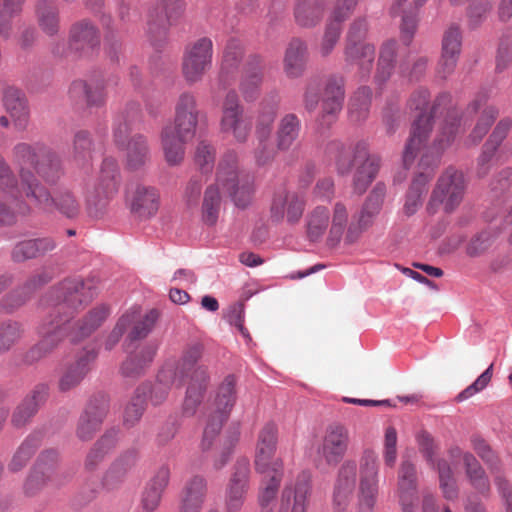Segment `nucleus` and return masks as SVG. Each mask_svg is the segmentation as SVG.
I'll return each instance as SVG.
<instances>
[{
	"label": "nucleus",
	"instance_id": "f257e3e1",
	"mask_svg": "<svg viewBox=\"0 0 512 512\" xmlns=\"http://www.w3.org/2000/svg\"><path fill=\"white\" fill-rule=\"evenodd\" d=\"M98 293V281L67 278L53 287L46 299V315L38 327L40 340L27 353V360L35 362L54 351L67 336L76 312Z\"/></svg>",
	"mask_w": 512,
	"mask_h": 512
},
{
	"label": "nucleus",
	"instance_id": "f03ea898",
	"mask_svg": "<svg viewBox=\"0 0 512 512\" xmlns=\"http://www.w3.org/2000/svg\"><path fill=\"white\" fill-rule=\"evenodd\" d=\"M204 352L203 344L199 342L188 345L182 354L180 360H169L177 367V376L184 382L185 376L191 371L190 380L187 386L186 395L183 401V414L193 416L200 404L210 384V375L204 365H195L202 358Z\"/></svg>",
	"mask_w": 512,
	"mask_h": 512
},
{
	"label": "nucleus",
	"instance_id": "7ed1b4c3",
	"mask_svg": "<svg viewBox=\"0 0 512 512\" xmlns=\"http://www.w3.org/2000/svg\"><path fill=\"white\" fill-rule=\"evenodd\" d=\"M429 98L428 90L421 88L416 90L409 100V107L418 111L419 114L413 122L411 134L403 152V164L406 168L413 164L418 151L427 140L431 131V119L439 107L450 100L448 94H443L430 106Z\"/></svg>",
	"mask_w": 512,
	"mask_h": 512
},
{
	"label": "nucleus",
	"instance_id": "20e7f679",
	"mask_svg": "<svg viewBox=\"0 0 512 512\" xmlns=\"http://www.w3.org/2000/svg\"><path fill=\"white\" fill-rule=\"evenodd\" d=\"M20 179V192H23L40 209L45 211L57 209L68 218L76 217L79 214L80 203L69 189H60L54 196H51L48 190L39 183L36 176L24 168L20 170Z\"/></svg>",
	"mask_w": 512,
	"mask_h": 512
},
{
	"label": "nucleus",
	"instance_id": "39448f33",
	"mask_svg": "<svg viewBox=\"0 0 512 512\" xmlns=\"http://www.w3.org/2000/svg\"><path fill=\"white\" fill-rule=\"evenodd\" d=\"M13 161L21 168L28 170L26 164L31 165L37 175L48 184L57 183L64 175L60 156L41 144L18 143L12 151ZM34 175V173L30 170Z\"/></svg>",
	"mask_w": 512,
	"mask_h": 512
},
{
	"label": "nucleus",
	"instance_id": "423d86ee",
	"mask_svg": "<svg viewBox=\"0 0 512 512\" xmlns=\"http://www.w3.org/2000/svg\"><path fill=\"white\" fill-rule=\"evenodd\" d=\"M216 181L226 189L235 205L247 207L253 198V176L239 169L238 155L234 151L226 152L218 165Z\"/></svg>",
	"mask_w": 512,
	"mask_h": 512
},
{
	"label": "nucleus",
	"instance_id": "0eeeda50",
	"mask_svg": "<svg viewBox=\"0 0 512 512\" xmlns=\"http://www.w3.org/2000/svg\"><path fill=\"white\" fill-rule=\"evenodd\" d=\"M467 182L464 174L453 167L447 168L438 178L432 191L427 209L435 213L442 208L446 213L453 212L462 202Z\"/></svg>",
	"mask_w": 512,
	"mask_h": 512
},
{
	"label": "nucleus",
	"instance_id": "6e6552de",
	"mask_svg": "<svg viewBox=\"0 0 512 512\" xmlns=\"http://www.w3.org/2000/svg\"><path fill=\"white\" fill-rule=\"evenodd\" d=\"M236 379L233 375L225 377L218 388L214 401V408L208 417L203 431L201 448L208 450L219 435L223 424L229 418L230 412L236 401Z\"/></svg>",
	"mask_w": 512,
	"mask_h": 512
},
{
	"label": "nucleus",
	"instance_id": "1a4fd4ad",
	"mask_svg": "<svg viewBox=\"0 0 512 512\" xmlns=\"http://www.w3.org/2000/svg\"><path fill=\"white\" fill-rule=\"evenodd\" d=\"M220 130L231 135L237 142H245L251 131V121L245 115L238 94L234 90L226 93L221 107Z\"/></svg>",
	"mask_w": 512,
	"mask_h": 512
},
{
	"label": "nucleus",
	"instance_id": "9d476101",
	"mask_svg": "<svg viewBox=\"0 0 512 512\" xmlns=\"http://www.w3.org/2000/svg\"><path fill=\"white\" fill-rule=\"evenodd\" d=\"M378 456L372 450H366L360 460L359 468V508L363 512H371L376 505L378 485Z\"/></svg>",
	"mask_w": 512,
	"mask_h": 512
},
{
	"label": "nucleus",
	"instance_id": "9b49d317",
	"mask_svg": "<svg viewBox=\"0 0 512 512\" xmlns=\"http://www.w3.org/2000/svg\"><path fill=\"white\" fill-rule=\"evenodd\" d=\"M312 493L311 474L301 471L288 481L280 495L277 512H307Z\"/></svg>",
	"mask_w": 512,
	"mask_h": 512
},
{
	"label": "nucleus",
	"instance_id": "f8f14e48",
	"mask_svg": "<svg viewBox=\"0 0 512 512\" xmlns=\"http://www.w3.org/2000/svg\"><path fill=\"white\" fill-rule=\"evenodd\" d=\"M278 430L275 424L267 423L259 431L254 465L256 472L283 470V461L275 458Z\"/></svg>",
	"mask_w": 512,
	"mask_h": 512
},
{
	"label": "nucleus",
	"instance_id": "ddd939ff",
	"mask_svg": "<svg viewBox=\"0 0 512 512\" xmlns=\"http://www.w3.org/2000/svg\"><path fill=\"white\" fill-rule=\"evenodd\" d=\"M212 42L208 38L196 41L187 48L182 63L183 76L187 82L194 84L200 81L211 67Z\"/></svg>",
	"mask_w": 512,
	"mask_h": 512
},
{
	"label": "nucleus",
	"instance_id": "4468645a",
	"mask_svg": "<svg viewBox=\"0 0 512 512\" xmlns=\"http://www.w3.org/2000/svg\"><path fill=\"white\" fill-rule=\"evenodd\" d=\"M249 478V460L247 458L238 459L225 492V507L229 512H237L242 508L249 490Z\"/></svg>",
	"mask_w": 512,
	"mask_h": 512
},
{
	"label": "nucleus",
	"instance_id": "2eb2a0df",
	"mask_svg": "<svg viewBox=\"0 0 512 512\" xmlns=\"http://www.w3.org/2000/svg\"><path fill=\"white\" fill-rule=\"evenodd\" d=\"M119 178L118 163L114 158H105L102 162L100 174L93 191L87 194L89 208L102 207L107 200L117 191Z\"/></svg>",
	"mask_w": 512,
	"mask_h": 512
},
{
	"label": "nucleus",
	"instance_id": "dca6fc26",
	"mask_svg": "<svg viewBox=\"0 0 512 512\" xmlns=\"http://www.w3.org/2000/svg\"><path fill=\"white\" fill-rule=\"evenodd\" d=\"M348 446V429L341 424H331L325 430L317 453L328 465H336L344 457Z\"/></svg>",
	"mask_w": 512,
	"mask_h": 512
},
{
	"label": "nucleus",
	"instance_id": "f3484780",
	"mask_svg": "<svg viewBox=\"0 0 512 512\" xmlns=\"http://www.w3.org/2000/svg\"><path fill=\"white\" fill-rule=\"evenodd\" d=\"M353 165L356 167L353 177L354 190L362 194L376 177L380 168V158L369 154L367 143L361 141L355 145Z\"/></svg>",
	"mask_w": 512,
	"mask_h": 512
},
{
	"label": "nucleus",
	"instance_id": "a211bd4d",
	"mask_svg": "<svg viewBox=\"0 0 512 512\" xmlns=\"http://www.w3.org/2000/svg\"><path fill=\"white\" fill-rule=\"evenodd\" d=\"M385 197V187L377 185L364 203L357 221H352L345 233L348 244L356 242L361 234L373 223L374 217L380 212Z\"/></svg>",
	"mask_w": 512,
	"mask_h": 512
},
{
	"label": "nucleus",
	"instance_id": "6ab92c4d",
	"mask_svg": "<svg viewBox=\"0 0 512 512\" xmlns=\"http://www.w3.org/2000/svg\"><path fill=\"white\" fill-rule=\"evenodd\" d=\"M345 97L344 78L331 76L327 79L321 104L318 122L321 126L329 127L335 122L341 111Z\"/></svg>",
	"mask_w": 512,
	"mask_h": 512
},
{
	"label": "nucleus",
	"instance_id": "aec40b11",
	"mask_svg": "<svg viewBox=\"0 0 512 512\" xmlns=\"http://www.w3.org/2000/svg\"><path fill=\"white\" fill-rule=\"evenodd\" d=\"M305 208V200L296 192L281 188L275 192L271 204V217L280 222L284 218L290 224L298 223Z\"/></svg>",
	"mask_w": 512,
	"mask_h": 512
},
{
	"label": "nucleus",
	"instance_id": "412c9836",
	"mask_svg": "<svg viewBox=\"0 0 512 512\" xmlns=\"http://www.w3.org/2000/svg\"><path fill=\"white\" fill-rule=\"evenodd\" d=\"M200 110L193 93L180 94L175 103L174 124L172 127L182 135L195 137Z\"/></svg>",
	"mask_w": 512,
	"mask_h": 512
},
{
	"label": "nucleus",
	"instance_id": "4be33fe9",
	"mask_svg": "<svg viewBox=\"0 0 512 512\" xmlns=\"http://www.w3.org/2000/svg\"><path fill=\"white\" fill-rule=\"evenodd\" d=\"M0 191L7 198V202L0 200V225H10L15 221V213L12 204L17 201L20 190L13 171L1 155Z\"/></svg>",
	"mask_w": 512,
	"mask_h": 512
},
{
	"label": "nucleus",
	"instance_id": "5701e85b",
	"mask_svg": "<svg viewBox=\"0 0 512 512\" xmlns=\"http://www.w3.org/2000/svg\"><path fill=\"white\" fill-rule=\"evenodd\" d=\"M159 193L151 186L132 183L127 188V202L139 217H152L159 209Z\"/></svg>",
	"mask_w": 512,
	"mask_h": 512
},
{
	"label": "nucleus",
	"instance_id": "b1692460",
	"mask_svg": "<svg viewBox=\"0 0 512 512\" xmlns=\"http://www.w3.org/2000/svg\"><path fill=\"white\" fill-rule=\"evenodd\" d=\"M473 448L479 457L489 466L494 476V483L506 505V512H511V488L509 480L501 471L500 461L488 444L482 439H473Z\"/></svg>",
	"mask_w": 512,
	"mask_h": 512
},
{
	"label": "nucleus",
	"instance_id": "393cba45",
	"mask_svg": "<svg viewBox=\"0 0 512 512\" xmlns=\"http://www.w3.org/2000/svg\"><path fill=\"white\" fill-rule=\"evenodd\" d=\"M421 451L428 461L436 466L439 474V484L444 497L454 500L458 496V487L452 469L445 459H439L436 463L433 460V441L427 434H423L419 440Z\"/></svg>",
	"mask_w": 512,
	"mask_h": 512
},
{
	"label": "nucleus",
	"instance_id": "a878e982",
	"mask_svg": "<svg viewBox=\"0 0 512 512\" xmlns=\"http://www.w3.org/2000/svg\"><path fill=\"white\" fill-rule=\"evenodd\" d=\"M398 496L403 512H415L418 503L417 477L415 466L409 461H403L398 472Z\"/></svg>",
	"mask_w": 512,
	"mask_h": 512
},
{
	"label": "nucleus",
	"instance_id": "bb28decb",
	"mask_svg": "<svg viewBox=\"0 0 512 512\" xmlns=\"http://www.w3.org/2000/svg\"><path fill=\"white\" fill-rule=\"evenodd\" d=\"M450 458L454 463L461 461L465 467L466 477L470 485L480 494L486 495L490 491V482L485 470L470 452L459 448L450 450Z\"/></svg>",
	"mask_w": 512,
	"mask_h": 512
},
{
	"label": "nucleus",
	"instance_id": "cd10ccee",
	"mask_svg": "<svg viewBox=\"0 0 512 512\" xmlns=\"http://www.w3.org/2000/svg\"><path fill=\"white\" fill-rule=\"evenodd\" d=\"M95 359L96 353L93 350L81 351L75 360L65 368L59 380L60 390L69 391L79 385L91 370Z\"/></svg>",
	"mask_w": 512,
	"mask_h": 512
},
{
	"label": "nucleus",
	"instance_id": "c85d7f7f",
	"mask_svg": "<svg viewBox=\"0 0 512 512\" xmlns=\"http://www.w3.org/2000/svg\"><path fill=\"white\" fill-rule=\"evenodd\" d=\"M107 414V404L104 400L91 401L79 418L76 435L81 441H89L100 429Z\"/></svg>",
	"mask_w": 512,
	"mask_h": 512
},
{
	"label": "nucleus",
	"instance_id": "c756f323",
	"mask_svg": "<svg viewBox=\"0 0 512 512\" xmlns=\"http://www.w3.org/2000/svg\"><path fill=\"white\" fill-rule=\"evenodd\" d=\"M170 480V469L166 465L159 467L147 482L141 496V506L146 512H154L160 505L162 495Z\"/></svg>",
	"mask_w": 512,
	"mask_h": 512
},
{
	"label": "nucleus",
	"instance_id": "7c9ffc66",
	"mask_svg": "<svg viewBox=\"0 0 512 512\" xmlns=\"http://www.w3.org/2000/svg\"><path fill=\"white\" fill-rule=\"evenodd\" d=\"M459 121L453 116L449 115L445 120V124L441 128L440 134L435 139L431 147V155L427 151L422 155L420 160V167H434L438 164L441 154L451 145L455 135L458 133Z\"/></svg>",
	"mask_w": 512,
	"mask_h": 512
},
{
	"label": "nucleus",
	"instance_id": "2f4dec72",
	"mask_svg": "<svg viewBox=\"0 0 512 512\" xmlns=\"http://www.w3.org/2000/svg\"><path fill=\"white\" fill-rule=\"evenodd\" d=\"M47 397L48 387L44 384L37 385L15 408L11 418L12 425L16 428L25 426L45 403Z\"/></svg>",
	"mask_w": 512,
	"mask_h": 512
},
{
	"label": "nucleus",
	"instance_id": "473e14b6",
	"mask_svg": "<svg viewBox=\"0 0 512 512\" xmlns=\"http://www.w3.org/2000/svg\"><path fill=\"white\" fill-rule=\"evenodd\" d=\"M194 137L182 135L172 125H166L162 128L160 134L161 146L165 160L171 166L182 162L185 155V146Z\"/></svg>",
	"mask_w": 512,
	"mask_h": 512
},
{
	"label": "nucleus",
	"instance_id": "72a5a7b5",
	"mask_svg": "<svg viewBox=\"0 0 512 512\" xmlns=\"http://www.w3.org/2000/svg\"><path fill=\"white\" fill-rule=\"evenodd\" d=\"M177 375L176 365L172 362H166L160 369L154 385L142 384L149 387L147 394L150 393V399L154 405L163 403L173 386L182 387L184 382Z\"/></svg>",
	"mask_w": 512,
	"mask_h": 512
},
{
	"label": "nucleus",
	"instance_id": "f704fd0d",
	"mask_svg": "<svg viewBox=\"0 0 512 512\" xmlns=\"http://www.w3.org/2000/svg\"><path fill=\"white\" fill-rule=\"evenodd\" d=\"M207 483L204 477L195 475L186 481L180 495V512H200L205 500Z\"/></svg>",
	"mask_w": 512,
	"mask_h": 512
},
{
	"label": "nucleus",
	"instance_id": "c9c22d12",
	"mask_svg": "<svg viewBox=\"0 0 512 512\" xmlns=\"http://www.w3.org/2000/svg\"><path fill=\"white\" fill-rule=\"evenodd\" d=\"M308 48L306 43L299 39H292L285 51L283 69L288 78L301 77L306 69Z\"/></svg>",
	"mask_w": 512,
	"mask_h": 512
},
{
	"label": "nucleus",
	"instance_id": "e433bc0d",
	"mask_svg": "<svg viewBox=\"0 0 512 512\" xmlns=\"http://www.w3.org/2000/svg\"><path fill=\"white\" fill-rule=\"evenodd\" d=\"M100 43L97 29L88 21L75 23L70 30L69 47L75 52L89 54Z\"/></svg>",
	"mask_w": 512,
	"mask_h": 512
},
{
	"label": "nucleus",
	"instance_id": "4c0bfd02",
	"mask_svg": "<svg viewBox=\"0 0 512 512\" xmlns=\"http://www.w3.org/2000/svg\"><path fill=\"white\" fill-rule=\"evenodd\" d=\"M35 17L40 31L50 38H56L61 31L60 13L53 0H38Z\"/></svg>",
	"mask_w": 512,
	"mask_h": 512
},
{
	"label": "nucleus",
	"instance_id": "58836bf2",
	"mask_svg": "<svg viewBox=\"0 0 512 512\" xmlns=\"http://www.w3.org/2000/svg\"><path fill=\"white\" fill-rule=\"evenodd\" d=\"M3 102L14 127L19 131L25 130L29 122V110L23 93L16 88H7Z\"/></svg>",
	"mask_w": 512,
	"mask_h": 512
},
{
	"label": "nucleus",
	"instance_id": "ea45409f",
	"mask_svg": "<svg viewBox=\"0 0 512 512\" xmlns=\"http://www.w3.org/2000/svg\"><path fill=\"white\" fill-rule=\"evenodd\" d=\"M56 245V241L51 237L20 241L13 247L11 257L14 262H25L54 250Z\"/></svg>",
	"mask_w": 512,
	"mask_h": 512
},
{
	"label": "nucleus",
	"instance_id": "a19ab883",
	"mask_svg": "<svg viewBox=\"0 0 512 512\" xmlns=\"http://www.w3.org/2000/svg\"><path fill=\"white\" fill-rule=\"evenodd\" d=\"M158 350V345L148 343L141 346L135 353L130 354L121 365V373L124 377L135 378L143 374L152 363Z\"/></svg>",
	"mask_w": 512,
	"mask_h": 512
},
{
	"label": "nucleus",
	"instance_id": "79ce46f5",
	"mask_svg": "<svg viewBox=\"0 0 512 512\" xmlns=\"http://www.w3.org/2000/svg\"><path fill=\"white\" fill-rule=\"evenodd\" d=\"M182 0H160L159 4L150 12L149 30L159 28L165 32L168 25L172 24L182 13Z\"/></svg>",
	"mask_w": 512,
	"mask_h": 512
},
{
	"label": "nucleus",
	"instance_id": "37998d69",
	"mask_svg": "<svg viewBox=\"0 0 512 512\" xmlns=\"http://www.w3.org/2000/svg\"><path fill=\"white\" fill-rule=\"evenodd\" d=\"M125 147V166L130 171L142 169L150 160V150L146 137L135 135L129 139Z\"/></svg>",
	"mask_w": 512,
	"mask_h": 512
},
{
	"label": "nucleus",
	"instance_id": "c03bdc74",
	"mask_svg": "<svg viewBox=\"0 0 512 512\" xmlns=\"http://www.w3.org/2000/svg\"><path fill=\"white\" fill-rule=\"evenodd\" d=\"M258 473L262 475L258 493L260 512H272V505L276 499L283 478V470Z\"/></svg>",
	"mask_w": 512,
	"mask_h": 512
},
{
	"label": "nucleus",
	"instance_id": "a18cd8bd",
	"mask_svg": "<svg viewBox=\"0 0 512 512\" xmlns=\"http://www.w3.org/2000/svg\"><path fill=\"white\" fill-rule=\"evenodd\" d=\"M261 81L262 60L258 56H252L246 64L240 83V91L246 101H252L258 96Z\"/></svg>",
	"mask_w": 512,
	"mask_h": 512
},
{
	"label": "nucleus",
	"instance_id": "49530a36",
	"mask_svg": "<svg viewBox=\"0 0 512 512\" xmlns=\"http://www.w3.org/2000/svg\"><path fill=\"white\" fill-rule=\"evenodd\" d=\"M301 131V121L297 115L289 113L284 115L276 130V147L279 151H288L296 142Z\"/></svg>",
	"mask_w": 512,
	"mask_h": 512
},
{
	"label": "nucleus",
	"instance_id": "de8ad7c7",
	"mask_svg": "<svg viewBox=\"0 0 512 512\" xmlns=\"http://www.w3.org/2000/svg\"><path fill=\"white\" fill-rule=\"evenodd\" d=\"M305 222L307 238L318 242L330 228V210L322 205L316 206L306 215Z\"/></svg>",
	"mask_w": 512,
	"mask_h": 512
},
{
	"label": "nucleus",
	"instance_id": "09e8293b",
	"mask_svg": "<svg viewBox=\"0 0 512 512\" xmlns=\"http://www.w3.org/2000/svg\"><path fill=\"white\" fill-rule=\"evenodd\" d=\"M136 454L129 450L117 457L105 472L103 485L107 489H113L122 483L135 462Z\"/></svg>",
	"mask_w": 512,
	"mask_h": 512
},
{
	"label": "nucleus",
	"instance_id": "8fccbe9b",
	"mask_svg": "<svg viewBox=\"0 0 512 512\" xmlns=\"http://www.w3.org/2000/svg\"><path fill=\"white\" fill-rule=\"evenodd\" d=\"M117 442V433L108 431L89 450L84 467L87 471H94L98 468L105 457L115 448Z\"/></svg>",
	"mask_w": 512,
	"mask_h": 512
},
{
	"label": "nucleus",
	"instance_id": "3c124183",
	"mask_svg": "<svg viewBox=\"0 0 512 512\" xmlns=\"http://www.w3.org/2000/svg\"><path fill=\"white\" fill-rule=\"evenodd\" d=\"M349 212L345 203L338 201L334 204L330 214V228L328 230L327 244L331 247L338 245L348 231Z\"/></svg>",
	"mask_w": 512,
	"mask_h": 512
},
{
	"label": "nucleus",
	"instance_id": "603ef678",
	"mask_svg": "<svg viewBox=\"0 0 512 512\" xmlns=\"http://www.w3.org/2000/svg\"><path fill=\"white\" fill-rule=\"evenodd\" d=\"M324 10L323 0H299L295 7V20L302 27H313L322 19Z\"/></svg>",
	"mask_w": 512,
	"mask_h": 512
},
{
	"label": "nucleus",
	"instance_id": "864d4df0",
	"mask_svg": "<svg viewBox=\"0 0 512 512\" xmlns=\"http://www.w3.org/2000/svg\"><path fill=\"white\" fill-rule=\"evenodd\" d=\"M345 61L362 70H370L375 59V47L369 43L345 44Z\"/></svg>",
	"mask_w": 512,
	"mask_h": 512
},
{
	"label": "nucleus",
	"instance_id": "5fc2aeb1",
	"mask_svg": "<svg viewBox=\"0 0 512 512\" xmlns=\"http://www.w3.org/2000/svg\"><path fill=\"white\" fill-rule=\"evenodd\" d=\"M433 169L421 171L413 180L407 193L404 209L408 215L414 214L422 204V196L426 192V184L432 177Z\"/></svg>",
	"mask_w": 512,
	"mask_h": 512
},
{
	"label": "nucleus",
	"instance_id": "6e6d98bb",
	"mask_svg": "<svg viewBox=\"0 0 512 512\" xmlns=\"http://www.w3.org/2000/svg\"><path fill=\"white\" fill-rule=\"evenodd\" d=\"M139 106L129 105L126 110L118 114L114 121L113 135L114 141L118 147H124L129 141L128 136L131 131V122L138 116Z\"/></svg>",
	"mask_w": 512,
	"mask_h": 512
},
{
	"label": "nucleus",
	"instance_id": "4d7b16f0",
	"mask_svg": "<svg viewBox=\"0 0 512 512\" xmlns=\"http://www.w3.org/2000/svg\"><path fill=\"white\" fill-rule=\"evenodd\" d=\"M110 310L105 305H100L90 310L82 321L77 323V330L73 336V340L89 336L106 320Z\"/></svg>",
	"mask_w": 512,
	"mask_h": 512
},
{
	"label": "nucleus",
	"instance_id": "13d9d810",
	"mask_svg": "<svg viewBox=\"0 0 512 512\" xmlns=\"http://www.w3.org/2000/svg\"><path fill=\"white\" fill-rule=\"evenodd\" d=\"M218 185H220L218 182L209 185L204 192L201 211L202 220L207 225H214L218 220L221 208V195Z\"/></svg>",
	"mask_w": 512,
	"mask_h": 512
},
{
	"label": "nucleus",
	"instance_id": "bf43d9fd",
	"mask_svg": "<svg viewBox=\"0 0 512 512\" xmlns=\"http://www.w3.org/2000/svg\"><path fill=\"white\" fill-rule=\"evenodd\" d=\"M372 91L369 87H360L349 102V117L353 122H361L368 117Z\"/></svg>",
	"mask_w": 512,
	"mask_h": 512
},
{
	"label": "nucleus",
	"instance_id": "052dcab7",
	"mask_svg": "<svg viewBox=\"0 0 512 512\" xmlns=\"http://www.w3.org/2000/svg\"><path fill=\"white\" fill-rule=\"evenodd\" d=\"M94 143L88 131H78L73 140L72 160L76 165L84 167L92 159Z\"/></svg>",
	"mask_w": 512,
	"mask_h": 512
},
{
	"label": "nucleus",
	"instance_id": "680f3d73",
	"mask_svg": "<svg viewBox=\"0 0 512 512\" xmlns=\"http://www.w3.org/2000/svg\"><path fill=\"white\" fill-rule=\"evenodd\" d=\"M355 146H346L339 141H333L328 145V153L334 159L339 174L345 175L351 171L354 164Z\"/></svg>",
	"mask_w": 512,
	"mask_h": 512
},
{
	"label": "nucleus",
	"instance_id": "e2e57ef3",
	"mask_svg": "<svg viewBox=\"0 0 512 512\" xmlns=\"http://www.w3.org/2000/svg\"><path fill=\"white\" fill-rule=\"evenodd\" d=\"M39 443L40 439L38 436L31 435L27 437L14 453L8 464V470L14 473L22 470L35 454Z\"/></svg>",
	"mask_w": 512,
	"mask_h": 512
},
{
	"label": "nucleus",
	"instance_id": "0e129e2a",
	"mask_svg": "<svg viewBox=\"0 0 512 512\" xmlns=\"http://www.w3.org/2000/svg\"><path fill=\"white\" fill-rule=\"evenodd\" d=\"M396 47L395 40H387L382 44L376 73L377 81L384 82L391 76L395 67Z\"/></svg>",
	"mask_w": 512,
	"mask_h": 512
},
{
	"label": "nucleus",
	"instance_id": "69168bd1",
	"mask_svg": "<svg viewBox=\"0 0 512 512\" xmlns=\"http://www.w3.org/2000/svg\"><path fill=\"white\" fill-rule=\"evenodd\" d=\"M26 0H2L0 6V35L9 38L12 34V19L21 15Z\"/></svg>",
	"mask_w": 512,
	"mask_h": 512
},
{
	"label": "nucleus",
	"instance_id": "338daca9",
	"mask_svg": "<svg viewBox=\"0 0 512 512\" xmlns=\"http://www.w3.org/2000/svg\"><path fill=\"white\" fill-rule=\"evenodd\" d=\"M149 387L146 385H139L131 400L125 407L124 423L127 426H133L137 423L143 415L146 407V397Z\"/></svg>",
	"mask_w": 512,
	"mask_h": 512
},
{
	"label": "nucleus",
	"instance_id": "774afa93",
	"mask_svg": "<svg viewBox=\"0 0 512 512\" xmlns=\"http://www.w3.org/2000/svg\"><path fill=\"white\" fill-rule=\"evenodd\" d=\"M347 19L336 17V14L331 13L325 27L324 35L320 44V53L322 56H328L336 46L341 32L342 24Z\"/></svg>",
	"mask_w": 512,
	"mask_h": 512
}]
</instances>
